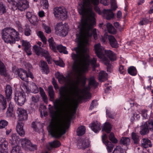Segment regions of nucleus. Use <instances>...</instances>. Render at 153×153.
Instances as JSON below:
<instances>
[{"label":"nucleus","instance_id":"60","mask_svg":"<svg viewBox=\"0 0 153 153\" xmlns=\"http://www.w3.org/2000/svg\"><path fill=\"white\" fill-rule=\"evenodd\" d=\"M42 26L45 30V31L46 33H51V30L49 27L47 26L46 25H45L44 24H42Z\"/></svg>","mask_w":153,"mask_h":153},{"label":"nucleus","instance_id":"11","mask_svg":"<svg viewBox=\"0 0 153 153\" xmlns=\"http://www.w3.org/2000/svg\"><path fill=\"white\" fill-rule=\"evenodd\" d=\"M15 100L17 104L21 106L23 105L26 100V97L23 92L17 91L15 94Z\"/></svg>","mask_w":153,"mask_h":153},{"label":"nucleus","instance_id":"20","mask_svg":"<svg viewBox=\"0 0 153 153\" xmlns=\"http://www.w3.org/2000/svg\"><path fill=\"white\" fill-rule=\"evenodd\" d=\"M89 126L95 133H97L101 129V125L97 121H94L91 123Z\"/></svg>","mask_w":153,"mask_h":153},{"label":"nucleus","instance_id":"39","mask_svg":"<svg viewBox=\"0 0 153 153\" xmlns=\"http://www.w3.org/2000/svg\"><path fill=\"white\" fill-rule=\"evenodd\" d=\"M49 144L51 148H57L59 147L61 145L60 142L57 140H55L49 143Z\"/></svg>","mask_w":153,"mask_h":153},{"label":"nucleus","instance_id":"49","mask_svg":"<svg viewBox=\"0 0 153 153\" xmlns=\"http://www.w3.org/2000/svg\"><path fill=\"white\" fill-rule=\"evenodd\" d=\"M89 81L90 86H92L94 87L97 86L98 83L96 82L94 77L90 78L89 79Z\"/></svg>","mask_w":153,"mask_h":153},{"label":"nucleus","instance_id":"47","mask_svg":"<svg viewBox=\"0 0 153 153\" xmlns=\"http://www.w3.org/2000/svg\"><path fill=\"white\" fill-rule=\"evenodd\" d=\"M46 107L45 106H41L39 108V111L40 112L41 117L43 116H45L47 115V112L46 111Z\"/></svg>","mask_w":153,"mask_h":153},{"label":"nucleus","instance_id":"16","mask_svg":"<svg viewBox=\"0 0 153 153\" xmlns=\"http://www.w3.org/2000/svg\"><path fill=\"white\" fill-rule=\"evenodd\" d=\"M102 140L103 143L107 146V149L108 152H111L113 148V145L108 140V137L105 134H103L102 136Z\"/></svg>","mask_w":153,"mask_h":153},{"label":"nucleus","instance_id":"9","mask_svg":"<svg viewBox=\"0 0 153 153\" xmlns=\"http://www.w3.org/2000/svg\"><path fill=\"white\" fill-rule=\"evenodd\" d=\"M53 13L55 17L62 19L67 18V13L62 7H56L54 8Z\"/></svg>","mask_w":153,"mask_h":153},{"label":"nucleus","instance_id":"62","mask_svg":"<svg viewBox=\"0 0 153 153\" xmlns=\"http://www.w3.org/2000/svg\"><path fill=\"white\" fill-rule=\"evenodd\" d=\"M6 11V9L3 5V4L1 3L0 4V14H2L4 13Z\"/></svg>","mask_w":153,"mask_h":153},{"label":"nucleus","instance_id":"3","mask_svg":"<svg viewBox=\"0 0 153 153\" xmlns=\"http://www.w3.org/2000/svg\"><path fill=\"white\" fill-rule=\"evenodd\" d=\"M99 3V0H80L79 2L78 12L82 16L80 22L78 23V29L92 32L93 36H97L96 29L92 30L96 24L95 14L92 10V4Z\"/></svg>","mask_w":153,"mask_h":153},{"label":"nucleus","instance_id":"12","mask_svg":"<svg viewBox=\"0 0 153 153\" xmlns=\"http://www.w3.org/2000/svg\"><path fill=\"white\" fill-rule=\"evenodd\" d=\"M21 145L22 147L25 149H30L31 147L35 149L36 148V146L32 144L30 141L27 139H19V145Z\"/></svg>","mask_w":153,"mask_h":153},{"label":"nucleus","instance_id":"1","mask_svg":"<svg viewBox=\"0 0 153 153\" xmlns=\"http://www.w3.org/2000/svg\"><path fill=\"white\" fill-rule=\"evenodd\" d=\"M78 30L79 33L76 34V39L78 45L74 48L76 53H72L71 54L74 61L72 66V76L67 79L59 72L55 74L56 77L59 82L66 85L59 89L61 97L76 102L78 100L84 98H90L91 95L89 91H86L85 89L82 90L79 87V84L81 81L83 85L85 84L87 79L83 74L88 70L90 64L94 67L97 66L96 59L93 58L90 60L88 47L91 36L92 35L93 36L92 32L82 30ZM90 88L88 87L87 90Z\"/></svg>","mask_w":153,"mask_h":153},{"label":"nucleus","instance_id":"63","mask_svg":"<svg viewBox=\"0 0 153 153\" xmlns=\"http://www.w3.org/2000/svg\"><path fill=\"white\" fill-rule=\"evenodd\" d=\"M107 36L106 34H105L104 36H102L100 38L101 41L104 44L106 43V41L107 38Z\"/></svg>","mask_w":153,"mask_h":153},{"label":"nucleus","instance_id":"34","mask_svg":"<svg viewBox=\"0 0 153 153\" xmlns=\"http://www.w3.org/2000/svg\"><path fill=\"white\" fill-rule=\"evenodd\" d=\"M108 32L111 34H115L116 32V30L114 28L111 24L108 23L106 25Z\"/></svg>","mask_w":153,"mask_h":153},{"label":"nucleus","instance_id":"51","mask_svg":"<svg viewBox=\"0 0 153 153\" xmlns=\"http://www.w3.org/2000/svg\"><path fill=\"white\" fill-rule=\"evenodd\" d=\"M111 10H115L117 7L115 0H111Z\"/></svg>","mask_w":153,"mask_h":153},{"label":"nucleus","instance_id":"15","mask_svg":"<svg viewBox=\"0 0 153 153\" xmlns=\"http://www.w3.org/2000/svg\"><path fill=\"white\" fill-rule=\"evenodd\" d=\"M21 87L23 90L26 92H30V91L34 93H36L38 92V88L36 85L35 83H33L30 87V90L29 88L23 82H22Z\"/></svg>","mask_w":153,"mask_h":153},{"label":"nucleus","instance_id":"17","mask_svg":"<svg viewBox=\"0 0 153 153\" xmlns=\"http://www.w3.org/2000/svg\"><path fill=\"white\" fill-rule=\"evenodd\" d=\"M8 143L4 138H1L0 140V153H7Z\"/></svg>","mask_w":153,"mask_h":153},{"label":"nucleus","instance_id":"61","mask_svg":"<svg viewBox=\"0 0 153 153\" xmlns=\"http://www.w3.org/2000/svg\"><path fill=\"white\" fill-rule=\"evenodd\" d=\"M106 115L107 117L110 118H113V115L111 114V109L108 108L106 109Z\"/></svg>","mask_w":153,"mask_h":153},{"label":"nucleus","instance_id":"44","mask_svg":"<svg viewBox=\"0 0 153 153\" xmlns=\"http://www.w3.org/2000/svg\"><path fill=\"white\" fill-rule=\"evenodd\" d=\"M0 72L1 75L5 76L6 75V69L3 63L0 61Z\"/></svg>","mask_w":153,"mask_h":153},{"label":"nucleus","instance_id":"29","mask_svg":"<svg viewBox=\"0 0 153 153\" xmlns=\"http://www.w3.org/2000/svg\"><path fill=\"white\" fill-rule=\"evenodd\" d=\"M108 39L112 47L114 48H117L118 47L117 42L113 36L111 35L108 36Z\"/></svg>","mask_w":153,"mask_h":153},{"label":"nucleus","instance_id":"53","mask_svg":"<svg viewBox=\"0 0 153 153\" xmlns=\"http://www.w3.org/2000/svg\"><path fill=\"white\" fill-rule=\"evenodd\" d=\"M41 4L43 5L44 9H47L48 8L49 4L48 0H40Z\"/></svg>","mask_w":153,"mask_h":153},{"label":"nucleus","instance_id":"4","mask_svg":"<svg viewBox=\"0 0 153 153\" xmlns=\"http://www.w3.org/2000/svg\"><path fill=\"white\" fill-rule=\"evenodd\" d=\"M2 38L4 42L7 43L14 44L20 38L19 32L12 27H6L1 30Z\"/></svg>","mask_w":153,"mask_h":153},{"label":"nucleus","instance_id":"2","mask_svg":"<svg viewBox=\"0 0 153 153\" xmlns=\"http://www.w3.org/2000/svg\"><path fill=\"white\" fill-rule=\"evenodd\" d=\"M62 97L64 100V103L60 98H59L53 101L54 106L50 104L48 105L49 112L52 118L59 115L62 117L51 122L48 127L51 135L56 138L59 137L64 134L66 129L69 127V122L74 113L72 109L76 102L72 100L70 101L65 97Z\"/></svg>","mask_w":153,"mask_h":153},{"label":"nucleus","instance_id":"8","mask_svg":"<svg viewBox=\"0 0 153 153\" xmlns=\"http://www.w3.org/2000/svg\"><path fill=\"white\" fill-rule=\"evenodd\" d=\"M140 133L142 135L146 134L149 132V129L151 131L153 130V120H149L140 126Z\"/></svg>","mask_w":153,"mask_h":153},{"label":"nucleus","instance_id":"26","mask_svg":"<svg viewBox=\"0 0 153 153\" xmlns=\"http://www.w3.org/2000/svg\"><path fill=\"white\" fill-rule=\"evenodd\" d=\"M12 90L11 87L9 85H7L5 90L6 96L8 101L10 100L11 98V94Z\"/></svg>","mask_w":153,"mask_h":153},{"label":"nucleus","instance_id":"35","mask_svg":"<svg viewBox=\"0 0 153 153\" xmlns=\"http://www.w3.org/2000/svg\"><path fill=\"white\" fill-rule=\"evenodd\" d=\"M111 129V126L108 122H105L104 124L102 131H105L106 133H109Z\"/></svg>","mask_w":153,"mask_h":153},{"label":"nucleus","instance_id":"50","mask_svg":"<svg viewBox=\"0 0 153 153\" xmlns=\"http://www.w3.org/2000/svg\"><path fill=\"white\" fill-rule=\"evenodd\" d=\"M109 139L113 143H117L118 142L117 140L115 137L114 134L111 132V133L109 136Z\"/></svg>","mask_w":153,"mask_h":153},{"label":"nucleus","instance_id":"54","mask_svg":"<svg viewBox=\"0 0 153 153\" xmlns=\"http://www.w3.org/2000/svg\"><path fill=\"white\" fill-rule=\"evenodd\" d=\"M41 4L43 5L44 9H47L48 8L49 4L48 0H40Z\"/></svg>","mask_w":153,"mask_h":153},{"label":"nucleus","instance_id":"48","mask_svg":"<svg viewBox=\"0 0 153 153\" xmlns=\"http://www.w3.org/2000/svg\"><path fill=\"white\" fill-rule=\"evenodd\" d=\"M57 48L60 53L63 52L65 54L68 53V52L66 50V47L63 46L62 45L57 46Z\"/></svg>","mask_w":153,"mask_h":153},{"label":"nucleus","instance_id":"31","mask_svg":"<svg viewBox=\"0 0 153 153\" xmlns=\"http://www.w3.org/2000/svg\"><path fill=\"white\" fill-rule=\"evenodd\" d=\"M48 91L50 97V100L53 101L54 98L55 93L52 85H50L48 87Z\"/></svg>","mask_w":153,"mask_h":153},{"label":"nucleus","instance_id":"33","mask_svg":"<svg viewBox=\"0 0 153 153\" xmlns=\"http://www.w3.org/2000/svg\"><path fill=\"white\" fill-rule=\"evenodd\" d=\"M107 74L104 71L100 72L99 74L98 79L99 81L102 82L107 79Z\"/></svg>","mask_w":153,"mask_h":153},{"label":"nucleus","instance_id":"6","mask_svg":"<svg viewBox=\"0 0 153 153\" xmlns=\"http://www.w3.org/2000/svg\"><path fill=\"white\" fill-rule=\"evenodd\" d=\"M68 26L67 24H63L62 22L58 23L55 27L56 34L60 36H65L68 32Z\"/></svg>","mask_w":153,"mask_h":153},{"label":"nucleus","instance_id":"41","mask_svg":"<svg viewBox=\"0 0 153 153\" xmlns=\"http://www.w3.org/2000/svg\"><path fill=\"white\" fill-rule=\"evenodd\" d=\"M40 94L42 97L44 102L46 103L48 102V97L45 94L43 89L41 87L39 88Z\"/></svg>","mask_w":153,"mask_h":153},{"label":"nucleus","instance_id":"18","mask_svg":"<svg viewBox=\"0 0 153 153\" xmlns=\"http://www.w3.org/2000/svg\"><path fill=\"white\" fill-rule=\"evenodd\" d=\"M17 113L20 119L19 120H24L27 119V115L25 110L22 108H19L17 109Z\"/></svg>","mask_w":153,"mask_h":153},{"label":"nucleus","instance_id":"43","mask_svg":"<svg viewBox=\"0 0 153 153\" xmlns=\"http://www.w3.org/2000/svg\"><path fill=\"white\" fill-rule=\"evenodd\" d=\"M131 136L134 143L137 144L139 143L140 141L139 136L137 134L132 132L131 133Z\"/></svg>","mask_w":153,"mask_h":153},{"label":"nucleus","instance_id":"28","mask_svg":"<svg viewBox=\"0 0 153 153\" xmlns=\"http://www.w3.org/2000/svg\"><path fill=\"white\" fill-rule=\"evenodd\" d=\"M41 63L40 67L42 72L43 73L47 74L49 72V70L47 63L43 61H41Z\"/></svg>","mask_w":153,"mask_h":153},{"label":"nucleus","instance_id":"5","mask_svg":"<svg viewBox=\"0 0 153 153\" xmlns=\"http://www.w3.org/2000/svg\"><path fill=\"white\" fill-rule=\"evenodd\" d=\"M94 48L95 53L97 56L102 60L106 65L107 66V71L110 72L109 67L111 65L109 64V61L103 54L105 50L104 48L102 47L99 43L95 45Z\"/></svg>","mask_w":153,"mask_h":153},{"label":"nucleus","instance_id":"22","mask_svg":"<svg viewBox=\"0 0 153 153\" xmlns=\"http://www.w3.org/2000/svg\"><path fill=\"white\" fill-rule=\"evenodd\" d=\"M23 124L21 121L18 120L16 126V131L22 137H23L25 135V132L23 129Z\"/></svg>","mask_w":153,"mask_h":153},{"label":"nucleus","instance_id":"21","mask_svg":"<svg viewBox=\"0 0 153 153\" xmlns=\"http://www.w3.org/2000/svg\"><path fill=\"white\" fill-rule=\"evenodd\" d=\"M22 45L24 48L25 51L27 55H30L31 54V45L29 42L26 40H23L22 41Z\"/></svg>","mask_w":153,"mask_h":153},{"label":"nucleus","instance_id":"56","mask_svg":"<svg viewBox=\"0 0 153 153\" xmlns=\"http://www.w3.org/2000/svg\"><path fill=\"white\" fill-rule=\"evenodd\" d=\"M16 26L18 29L19 32L20 33H22L23 32V28L19 22L17 21L16 22Z\"/></svg>","mask_w":153,"mask_h":153},{"label":"nucleus","instance_id":"57","mask_svg":"<svg viewBox=\"0 0 153 153\" xmlns=\"http://www.w3.org/2000/svg\"><path fill=\"white\" fill-rule=\"evenodd\" d=\"M8 124V122L7 121L1 120H0V129H2L5 128Z\"/></svg>","mask_w":153,"mask_h":153},{"label":"nucleus","instance_id":"45","mask_svg":"<svg viewBox=\"0 0 153 153\" xmlns=\"http://www.w3.org/2000/svg\"><path fill=\"white\" fill-rule=\"evenodd\" d=\"M37 34L44 44H45L46 43L47 39L42 32L39 31L37 33Z\"/></svg>","mask_w":153,"mask_h":153},{"label":"nucleus","instance_id":"55","mask_svg":"<svg viewBox=\"0 0 153 153\" xmlns=\"http://www.w3.org/2000/svg\"><path fill=\"white\" fill-rule=\"evenodd\" d=\"M150 22L151 21L149 20L148 19L144 18L142 19L140 21L139 24L140 25H143L147 24Z\"/></svg>","mask_w":153,"mask_h":153},{"label":"nucleus","instance_id":"14","mask_svg":"<svg viewBox=\"0 0 153 153\" xmlns=\"http://www.w3.org/2000/svg\"><path fill=\"white\" fill-rule=\"evenodd\" d=\"M76 145L78 148L84 149L90 146V143L87 140L80 139L77 140Z\"/></svg>","mask_w":153,"mask_h":153},{"label":"nucleus","instance_id":"59","mask_svg":"<svg viewBox=\"0 0 153 153\" xmlns=\"http://www.w3.org/2000/svg\"><path fill=\"white\" fill-rule=\"evenodd\" d=\"M55 62L56 65H59L60 67H63L65 66V63L63 62V61L62 60L55 61Z\"/></svg>","mask_w":153,"mask_h":153},{"label":"nucleus","instance_id":"19","mask_svg":"<svg viewBox=\"0 0 153 153\" xmlns=\"http://www.w3.org/2000/svg\"><path fill=\"white\" fill-rule=\"evenodd\" d=\"M19 136L15 133L12 134L9 137V142L11 146L19 145Z\"/></svg>","mask_w":153,"mask_h":153},{"label":"nucleus","instance_id":"37","mask_svg":"<svg viewBox=\"0 0 153 153\" xmlns=\"http://www.w3.org/2000/svg\"><path fill=\"white\" fill-rule=\"evenodd\" d=\"M130 140L128 137H123L121 138L120 140L121 144L128 146L130 143Z\"/></svg>","mask_w":153,"mask_h":153},{"label":"nucleus","instance_id":"58","mask_svg":"<svg viewBox=\"0 0 153 153\" xmlns=\"http://www.w3.org/2000/svg\"><path fill=\"white\" fill-rule=\"evenodd\" d=\"M123 150L119 146H118L114 149L113 153H123Z\"/></svg>","mask_w":153,"mask_h":153},{"label":"nucleus","instance_id":"7","mask_svg":"<svg viewBox=\"0 0 153 153\" xmlns=\"http://www.w3.org/2000/svg\"><path fill=\"white\" fill-rule=\"evenodd\" d=\"M29 7V2L27 0H20L16 3V5L13 4L12 8L14 10L18 9L21 11H24L28 8Z\"/></svg>","mask_w":153,"mask_h":153},{"label":"nucleus","instance_id":"10","mask_svg":"<svg viewBox=\"0 0 153 153\" xmlns=\"http://www.w3.org/2000/svg\"><path fill=\"white\" fill-rule=\"evenodd\" d=\"M17 74L19 77L23 80L28 82V77L31 79L33 78V76L31 73L29 72L28 74L26 71L22 69H19L17 70Z\"/></svg>","mask_w":153,"mask_h":153},{"label":"nucleus","instance_id":"24","mask_svg":"<svg viewBox=\"0 0 153 153\" xmlns=\"http://www.w3.org/2000/svg\"><path fill=\"white\" fill-rule=\"evenodd\" d=\"M105 55L111 61H114L116 59L115 54L110 50H105L104 52Z\"/></svg>","mask_w":153,"mask_h":153},{"label":"nucleus","instance_id":"27","mask_svg":"<svg viewBox=\"0 0 153 153\" xmlns=\"http://www.w3.org/2000/svg\"><path fill=\"white\" fill-rule=\"evenodd\" d=\"M6 100L2 95H0V110H4L7 107Z\"/></svg>","mask_w":153,"mask_h":153},{"label":"nucleus","instance_id":"13","mask_svg":"<svg viewBox=\"0 0 153 153\" xmlns=\"http://www.w3.org/2000/svg\"><path fill=\"white\" fill-rule=\"evenodd\" d=\"M33 49L37 55H42L44 56L47 59V61L48 62V60H50V56L47 51L43 50L40 47H38L36 45L33 46Z\"/></svg>","mask_w":153,"mask_h":153},{"label":"nucleus","instance_id":"38","mask_svg":"<svg viewBox=\"0 0 153 153\" xmlns=\"http://www.w3.org/2000/svg\"><path fill=\"white\" fill-rule=\"evenodd\" d=\"M128 73L131 75L134 76L137 74V70L136 68L134 66H131L128 69Z\"/></svg>","mask_w":153,"mask_h":153},{"label":"nucleus","instance_id":"32","mask_svg":"<svg viewBox=\"0 0 153 153\" xmlns=\"http://www.w3.org/2000/svg\"><path fill=\"white\" fill-rule=\"evenodd\" d=\"M32 127L34 130L38 131L39 129L43 127V125L39 122H33L32 123Z\"/></svg>","mask_w":153,"mask_h":153},{"label":"nucleus","instance_id":"64","mask_svg":"<svg viewBox=\"0 0 153 153\" xmlns=\"http://www.w3.org/2000/svg\"><path fill=\"white\" fill-rule=\"evenodd\" d=\"M119 71L121 74H124L126 72V70L124 68L123 66L120 65L119 68Z\"/></svg>","mask_w":153,"mask_h":153},{"label":"nucleus","instance_id":"52","mask_svg":"<svg viewBox=\"0 0 153 153\" xmlns=\"http://www.w3.org/2000/svg\"><path fill=\"white\" fill-rule=\"evenodd\" d=\"M37 16L33 15L28 20L33 25H35L37 22Z\"/></svg>","mask_w":153,"mask_h":153},{"label":"nucleus","instance_id":"25","mask_svg":"<svg viewBox=\"0 0 153 153\" xmlns=\"http://www.w3.org/2000/svg\"><path fill=\"white\" fill-rule=\"evenodd\" d=\"M141 146L143 148H146L152 146L151 142L147 138H144L142 139L141 141Z\"/></svg>","mask_w":153,"mask_h":153},{"label":"nucleus","instance_id":"30","mask_svg":"<svg viewBox=\"0 0 153 153\" xmlns=\"http://www.w3.org/2000/svg\"><path fill=\"white\" fill-rule=\"evenodd\" d=\"M7 116L8 117H10L13 115V105L12 102H10L9 104V107L6 112Z\"/></svg>","mask_w":153,"mask_h":153},{"label":"nucleus","instance_id":"23","mask_svg":"<svg viewBox=\"0 0 153 153\" xmlns=\"http://www.w3.org/2000/svg\"><path fill=\"white\" fill-rule=\"evenodd\" d=\"M103 12L104 17L107 20H110L114 17V14L111 10L105 9Z\"/></svg>","mask_w":153,"mask_h":153},{"label":"nucleus","instance_id":"36","mask_svg":"<svg viewBox=\"0 0 153 153\" xmlns=\"http://www.w3.org/2000/svg\"><path fill=\"white\" fill-rule=\"evenodd\" d=\"M85 132V128L83 126H80L78 128L76 133L78 136H81L84 134Z\"/></svg>","mask_w":153,"mask_h":153},{"label":"nucleus","instance_id":"46","mask_svg":"<svg viewBox=\"0 0 153 153\" xmlns=\"http://www.w3.org/2000/svg\"><path fill=\"white\" fill-rule=\"evenodd\" d=\"M12 149L10 153H22L20 152V147L19 145L11 146Z\"/></svg>","mask_w":153,"mask_h":153},{"label":"nucleus","instance_id":"40","mask_svg":"<svg viewBox=\"0 0 153 153\" xmlns=\"http://www.w3.org/2000/svg\"><path fill=\"white\" fill-rule=\"evenodd\" d=\"M40 94L42 97L44 102L46 103L48 102V97L45 94L43 89L41 87L39 88Z\"/></svg>","mask_w":153,"mask_h":153},{"label":"nucleus","instance_id":"42","mask_svg":"<svg viewBox=\"0 0 153 153\" xmlns=\"http://www.w3.org/2000/svg\"><path fill=\"white\" fill-rule=\"evenodd\" d=\"M50 47L54 52L56 51V45L53 41V39L52 37L49 39L48 40Z\"/></svg>","mask_w":153,"mask_h":153}]
</instances>
